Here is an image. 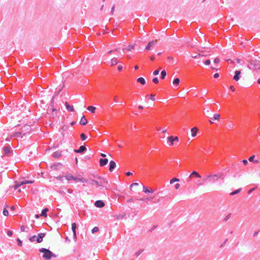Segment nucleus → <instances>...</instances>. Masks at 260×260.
I'll return each mask as SVG.
<instances>
[{
    "mask_svg": "<svg viewBox=\"0 0 260 260\" xmlns=\"http://www.w3.org/2000/svg\"><path fill=\"white\" fill-rule=\"evenodd\" d=\"M40 252L43 253L42 257L46 260H50L52 257H56V255L48 249L42 248L39 249Z\"/></svg>",
    "mask_w": 260,
    "mask_h": 260,
    "instance_id": "1",
    "label": "nucleus"
},
{
    "mask_svg": "<svg viewBox=\"0 0 260 260\" xmlns=\"http://www.w3.org/2000/svg\"><path fill=\"white\" fill-rule=\"evenodd\" d=\"M3 155L2 156H4V155L11 156L13 155V151L9 145H7L3 147Z\"/></svg>",
    "mask_w": 260,
    "mask_h": 260,
    "instance_id": "2",
    "label": "nucleus"
},
{
    "mask_svg": "<svg viewBox=\"0 0 260 260\" xmlns=\"http://www.w3.org/2000/svg\"><path fill=\"white\" fill-rule=\"evenodd\" d=\"M106 183H107V182L104 179H100V181H98L94 180H91L89 183L92 185L95 184L98 186L104 187V184Z\"/></svg>",
    "mask_w": 260,
    "mask_h": 260,
    "instance_id": "3",
    "label": "nucleus"
},
{
    "mask_svg": "<svg viewBox=\"0 0 260 260\" xmlns=\"http://www.w3.org/2000/svg\"><path fill=\"white\" fill-rule=\"evenodd\" d=\"M249 68L250 69H253V70H258L260 69V64L259 62L257 60H251L250 61V67Z\"/></svg>",
    "mask_w": 260,
    "mask_h": 260,
    "instance_id": "4",
    "label": "nucleus"
},
{
    "mask_svg": "<svg viewBox=\"0 0 260 260\" xmlns=\"http://www.w3.org/2000/svg\"><path fill=\"white\" fill-rule=\"evenodd\" d=\"M218 179V175L217 174H214L208 175L204 180L210 182H214L215 181L217 180Z\"/></svg>",
    "mask_w": 260,
    "mask_h": 260,
    "instance_id": "5",
    "label": "nucleus"
},
{
    "mask_svg": "<svg viewBox=\"0 0 260 260\" xmlns=\"http://www.w3.org/2000/svg\"><path fill=\"white\" fill-rule=\"evenodd\" d=\"M86 150V147L85 146H81L79 147V149H75L74 151L76 153H82L85 152Z\"/></svg>",
    "mask_w": 260,
    "mask_h": 260,
    "instance_id": "6",
    "label": "nucleus"
},
{
    "mask_svg": "<svg viewBox=\"0 0 260 260\" xmlns=\"http://www.w3.org/2000/svg\"><path fill=\"white\" fill-rule=\"evenodd\" d=\"M46 233H39L38 236H36V241L38 243H41L43 241V238L45 236Z\"/></svg>",
    "mask_w": 260,
    "mask_h": 260,
    "instance_id": "7",
    "label": "nucleus"
},
{
    "mask_svg": "<svg viewBox=\"0 0 260 260\" xmlns=\"http://www.w3.org/2000/svg\"><path fill=\"white\" fill-rule=\"evenodd\" d=\"M94 205L98 208H102L105 206L104 202L102 200H98L95 201Z\"/></svg>",
    "mask_w": 260,
    "mask_h": 260,
    "instance_id": "8",
    "label": "nucleus"
},
{
    "mask_svg": "<svg viewBox=\"0 0 260 260\" xmlns=\"http://www.w3.org/2000/svg\"><path fill=\"white\" fill-rule=\"evenodd\" d=\"M62 164L60 163H56L52 165L51 167L52 170H58L60 169Z\"/></svg>",
    "mask_w": 260,
    "mask_h": 260,
    "instance_id": "9",
    "label": "nucleus"
},
{
    "mask_svg": "<svg viewBox=\"0 0 260 260\" xmlns=\"http://www.w3.org/2000/svg\"><path fill=\"white\" fill-rule=\"evenodd\" d=\"M156 41H152L148 43L147 46L146 47L145 50H149L151 49V48L153 47L155 44Z\"/></svg>",
    "mask_w": 260,
    "mask_h": 260,
    "instance_id": "10",
    "label": "nucleus"
},
{
    "mask_svg": "<svg viewBox=\"0 0 260 260\" xmlns=\"http://www.w3.org/2000/svg\"><path fill=\"white\" fill-rule=\"evenodd\" d=\"M116 163L113 160H111L109 163V171L112 172L116 167Z\"/></svg>",
    "mask_w": 260,
    "mask_h": 260,
    "instance_id": "11",
    "label": "nucleus"
},
{
    "mask_svg": "<svg viewBox=\"0 0 260 260\" xmlns=\"http://www.w3.org/2000/svg\"><path fill=\"white\" fill-rule=\"evenodd\" d=\"M240 74H241L240 71L236 70L235 72V75H234V76L233 77V79L235 81H238L240 79Z\"/></svg>",
    "mask_w": 260,
    "mask_h": 260,
    "instance_id": "12",
    "label": "nucleus"
},
{
    "mask_svg": "<svg viewBox=\"0 0 260 260\" xmlns=\"http://www.w3.org/2000/svg\"><path fill=\"white\" fill-rule=\"evenodd\" d=\"M100 165L101 167L106 166L108 162V159L107 158H101L100 159Z\"/></svg>",
    "mask_w": 260,
    "mask_h": 260,
    "instance_id": "13",
    "label": "nucleus"
},
{
    "mask_svg": "<svg viewBox=\"0 0 260 260\" xmlns=\"http://www.w3.org/2000/svg\"><path fill=\"white\" fill-rule=\"evenodd\" d=\"M52 156L55 158H58L61 156V152L60 151H56L52 153Z\"/></svg>",
    "mask_w": 260,
    "mask_h": 260,
    "instance_id": "14",
    "label": "nucleus"
},
{
    "mask_svg": "<svg viewBox=\"0 0 260 260\" xmlns=\"http://www.w3.org/2000/svg\"><path fill=\"white\" fill-rule=\"evenodd\" d=\"M65 106L66 107V109L69 111L71 112L74 111V109L73 106H70L68 102L65 103Z\"/></svg>",
    "mask_w": 260,
    "mask_h": 260,
    "instance_id": "15",
    "label": "nucleus"
},
{
    "mask_svg": "<svg viewBox=\"0 0 260 260\" xmlns=\"http://www.w3.org/2000/svg\"><path fill=\"white\" fill-rule=\"evenodd\" d=\"M80 124L82 125H85L87 123V120L85 116H82L80 121Z\"/></svg>",
    "mask_w": 260,
    "mask_h": 260,
    "instance_id": "16",
    "label": "nucleus"
},
{
    "mask_svg": "<svg viewBox=\"0 0 260 260\" xmlns=\"http://www.w3.org/2000/svg\"><path fill=\"white\" fill-rule=\"evenodd\" d=\"M143 191L145 193H152L153 192V191L152 190V189L151 188H148L147 187H146L145 186H143Z\"/></svg>",
    "mask_w": 260,
    "mask_h": 260,
    "instance_id": "17",
    "label": "nucleus"
},
{
    "mask_svg": "<svg viewBox=\"0 0 260 260\" xmlns=\"http://www.w3.org/2000/svg\"><path fill=\"white\" fill-rule=\"evenodd\" d=\"M24 135L25 134L23 133L22 132H17L14 134L13 137L22 138Z\"/></svg>",
    "mask_w": 260,
    "mask_h": 260,
    "instance_id": "18",
    "label": "nucleus"
},
{
    "mask_svg": "<svg viewBox=\"0 0 260 260\" xmlns=\"http://www.w3.org/2000/svg\"><path fill=\"white\" fill-rule=\"evenodd\" d=\"M48 211H49V209L47 208H45L43 209L42 210L41 216H43V217H47V213Z\"/></svg>",
    "mask_w": 260,
    "mask_h": 260,
    "instance_id": "19",
    "label": "nucleus"
},
{
    "mask_svg": "<svg viewBox=\"0 0 260 260\" xmlns=\"http://www.w3.org/2000/svg\"><path fill=\"white\" fill-rule=\"evenodd\" d=\"M174 137L173 136H170L168 137V142L170 143V145L172 146L174 144Z\"/></svg>",
    "mask_w": 260,
    "mask_h": 260,
    "instance_id": "20",
    "label": "nucleus"
},
{
    "mask_svg": "<svg viewBox=\"0 0 260 260\" xmlns=\"http://www.w3.org/2000/svg\"><path fill=\"white\" fill-rule=\"evenodd\" d=\"M137 81L142 85H144L146 83L145 80L143 77H140L137 79Z\"/></svg>",
    "mask_w": 260,
    "mask_h": 260,
    "instance_id": "21",
    "label": "nucleus"
},
{
    "mask_svg": "<svg viewBox=\"0 0 260 260\" xmlns=\"http://www.w3.org/2000/svg\"><path fill=\"white\" fill-rule=\"evenodd\" d=\"M198 128L196 127L191 129V135L192 137H195L197 135Z\"/></svg>",
    "mask_w": 260,
    "mask_h": 260,
    "instance_id": "22",
    "label": "nucleus"
},
{
    "mask_svg": "<svg viewBox=\"0 0 260 260\" xmlns=\"http://www.w3.org/2000/svg\"><path fill=\"white\" fill-rule=\"evenodd\" d=\"M194 176L197 178H201V175L198 173L196 171H193L191 174H190V175L189 176V178H190L191 176Z\"/></svg>",
    "mask_w": 260,
    "mask_h": 260,
    "instance_id": "23",
    "label": "nucleus"
},
{
    "mask_svg": "<svg viewBox=\"0 0 260 260\" xmlns=\"http://www.w3.org/2000/svg\"><path fill=\"white\" fill-rule=\"evenodd\" d=\"M118 63V60L117 58H113L111 60V66L116 65Z\"/></svg>",
    "mask_w": 260,
    "mask_h": 260,
    "instance_id": "24",
    "label": "nucleus"
},
{
    "mask_svg": "<svg viewBox=\"0 0 260 260\" xmlns=\"http://www.w3.org/2000/svg\"><path fill=\"white\" fill-rule=\"evenodd\" d=\"M64 177L66 178V179L67 180H68V181H71V180H73V179H74V176H73L72 174H67V175H66L64 176Z\"/></svg>",
    "mask_w": 260,
    "mask_h": 260,
    "instance_id": "25",
    "label": "nucleus"
},
{
    "mask_svg": "<svg viewBox=\"0 0 260 260\" xmlns=\"http://www.w3.org/2000/svg\"><path fill=\"white\" fill-rule=\"evenodd\" d=\"M73 180L75 181H80L83 183L86 181V180L84 178H79L76 177H74V179H73Z\"/></svg>",
    "mask_w": 260,
    "mask_h": 260,
    "instance_id": "26",
    "label": "nucleus"
},
{
    "mask_svg": "<svg viewBox=\"0 0 260 260\" xmlns=\"http://www.w3.org/2000/svg\"><path fill=\"white\" fill-rule=\"evenodd\" d=\"M96 108L94 106H90L87 108V110L90 111L91 113H94L95 112V110Z\"/></svg>",
    "mask_w": 260,
    "mask_h": 260,
    "instance_id": "27",
    "label": "nucleus"
},
{
    "mask_svg": "<svg viewBox=\"0 0 260 260\" xmlns=\"http://www.w3.org/2000/svg\"><path fill=\"white\" fill-rule=\"evenodd\" d=\"M180 83V79L178 78H175L173 81V84L176 86L179 85Z\"/></svg>",
    "mask_w": 260,
    "mask_h": 260,
    "instance_id": "28",
    "label": "nucleus"
},
{
    "mask_svg": "<svg viewBox=\"0 0 260 260\" xmlns=\"http://www.w3.org/2000/svg\"><path fill=\"white\" fill-rule=\"evenodd\" d=\"M254 157H255V155H252L251 156L248 160L250 161H253L255 163H258V160L256 159V160H254Z\"/></svg>",
    "mask_w": 260,
    "mask_h": 260,
    "instance_id": "29",
    "label": "nucleus"
},
{
    "mask_svg": "<svg viewBox=\"0 0 260 260\" xmlns=\"http://www.w3.org/2000/svg\"><path fill=\"white\" fill-rule=\"evenodd\" d=\"M167 73L165 70H163L161 72L160 79H164L166 76Z\"/></svg>",
    "mask_w": 260,
    "mask_h": 260,
    "instance_id": "30",
    "label": "nucleus"
},
{
    "mask_svg": "<svg viewBox=\"0 0 260 260\" xmlns=\"http://www.w3.org/2000/svg\"><path fill=\"white\" fill-rule=\"evenodd\" d=\"M220 118V115L219 114H215L213 115V117H212L211 119L212 120H218Z\"/></svg>",
    "mask_w": 260,
    "mask_h": 260,
    "instance_id": "31",
    "label": "nucleus"
},
{
    "mask_svg": "<svg viewBox=\"0 0 260 260\" xmlns=\"http://www.w3.org/2000/svg\"><path fill=\"white\" fill-rule=\"evenodd\" d=\"M241 188L238 189H236V190H234V191H232V192L230 193V194H231V196L235 195V194H236L238 193L241 191Z\"/></svg>",
    "mask_w": 260,
    "mask_h": 260,
    "instance_id": "32",
    "label": "nucleus"
},
{
    "mask_svg": "<svg viewBox=\"0 0 260 260\" xmlns=\"http://www.w3.org/2000/svg\"><path fill=\"white\" fill-rule=\"evenodd\" d=\"M77 228V224L75 222H73L72 223V230L73 231H76V229Z\"/></svg>",
    "mask_w": 260,
    "mask_h": 260,
    "instance_id": "33",
    "label": "nucleus"
},
{
    "mask_svg": "<svg viewBox=\"0 0 260 260\" xmlns=\"http://www.w3.org/2000/svg\"><path fill=\"white\" fill-rule=\"evenodd\" d=\"M36 239H37L36 236L34 235L33 236L30 237L29 238V240L31 242H35V241H36Z\"/></svg>",
    "mask_w": 260,
    "mask_h": 260,
    "instance_id": "34",
    "label": "nucleus"
},
{
    "mask_svg": "<svg viewBox=\"0 0 260 260\" xmlns=\"http://www.w3.org/2000/svg\"><path fill=\"white\" fill-rule=\"evenodd\" d=\"M80 137H81V139H82V141H84L86 140V139L87 138V137L85 135V134L84 133H82L81 135H80Z\"/></svg>",
    "mask_w": 260,
    "mask_h": 260,
    "instance_id": "35",
    "label": "nucleus"
},
{
    "mask_svg": "<svg viewBox=\"0 0 260 260\" xmlns=\"http://www.w3.org/2000/svg\"><path fill=\"white\" fill-rule=\"evenodd\" d=\"M99 230V229L98 227L97 226H95L94 227L92 230H91V232L92 234L95 233V232H97Z\"/></svg>",
    "mask_w": 260,
    "mask_h": 260,
    "instance_id": "36",
    "label": "nucleus"
},
{
    "mask_svg": "<svg viewBox=\"0 0 260 260\" xmlns=\"http://www.w3.org/2000/svg\"><path fill=\"white\" fill-rule=\"evenodd\" d=\"M24 182H25V184H32L35 181L34 180H24Z\"/></svg>",
    "mask_w": 260,
    "mask_h": 260,
    "instance_id": "37",
    "label": "nucleus"
},
{
    "mask_svg": "<svg viewBox=\"0 0 260 260\" xmlns=\"http://www.w3.org/2000/svg\"><path fill=\"white\" fill-rule=\"evenodd\" d=\"M3 214L4 215L7 216L9 215V211L6 208H4L3 210Z\"/></svg>",
    "mask_w": 260,
    "mask_h": 260,
    "instance_id": "38",
    "label": "nucleus"
},
{
    "mask_svg": "<svg viewBox=\"0 0 260 260\" xmlns=\"http://www.w3.org/2000/svg\"><path fill=\"white\" fill-rule=\"evenodd\" d=\"M179 180L176 178H173L170 180V184H173L174 182L176 181H179Z\"/></svg>",
    "mask_w": 260,
    "mask_h": 260,
    "instance_id": "39",
    "label": "nucleus"
},
{
    "mask_svg": "<svg viewBox=\"0 0 260 260\" xmlns=\"http://www.w3.org/2000/svg\"><path fill=\"white\" fill-rule=\"evenodd\" d=\"M17 181V183L18 184V185H19V186H22V185H24V184H25V182H24V181H23V180H22V181H20V180H19V181Z\"/></svg>",
    "mask_w": 260,
    "mask_h": 260,
    "instance_id": "40",
    "label": "nucleus"
},
{
    "mask_svg": "<svg viewBox=\"0 0 260 260\" xmlns=\"http://www.w3.org/2000/svg\"><path fill=\"white\" fill-rule=\"evenodd\" d=\"M231 215V214H228V215H227L224 217V218L223 219V221H225H225H227L229 219V218H230Z\"/></svg>",
    "mask_w": 260,
    "mask_h": 260,
    "instance_id": "41",
    "label": "nucleus"
},
{
    "mask_svg": "<svg viewBox=\"0 0 260 260\" xmlns=\"http://www.w3.org/2000/svg\"><path fill=\"white\" fill-rule=\"evenodd\" d=\"M15 184L13 186V187L14 188V189L15 190H16L20 186L19 185H18V184L17 183V181H15Z\"/></svg>",
    "mask_w": 260,
    "mask_h": 260,
    "instance_id": "42",
    "label": "nucleus"
},
{
    "mask_svg": "<svg viewBox=\"0 0 260 260\" xmlns=\"http://www.w3.org/2000/svg\"><path fill=\"white\" fill-rule=\"evenodd\" d=\"M17 242L18 246H21L22 245V242L20 240V239L17 238Z\"/></svg>",
    "mask_w": 260,
    "mask_h": 260,
    "instance_id": "43",
    "label": "nucleus"
},
{
    "mask_svg": "<svg viewBox=\"0 0 260 260\" xmlns=\"http://www.w3.org/2000/svg\"><path fill=\"white\" fill-rule=\"evenodd\" d=\"M153 82H154L155 84H157L159 82V80L158 79V78L155 77L152 79Z\"/></svg>",
    "mask_w": 260,
    "mask_h": 260,
    "instance_id": "44",
    "label": "nucleus"
},
{
    "mask_svg": "<svg viewBox=\"0 0 260 260\" xmlns=\"http://www.w3.org/2000/svg\"><path fill=\"white\" fill-rule=\"evenodd\" d=\"M13 232L12 231H11V230H8L7 231V235L9 237H11L12 236V235H13Z\"/></svg>",
    "mask_w": 260,
    "mask_h": 260,
    "instance_id": "45",
    "label": "nucleus"
},
{
    "mask_svg": "<svg viewBox=\"0 0 260 260\" xmlns=\"http://www.w3.org/2000/svg\"><path fill=\"white\" fill-rule=\"evenodd\" d=\"M143 249H141V250H139L138 252H137L135 253V255H136V256H138L143 252Z\"/></svg>",
    "mask_w": 260,
    "mask_h": 260,
    "instance_id": "46",
    "label": "nucleus"
},
{
    "mask_svg": "<svg viewBox=\"0 0 260 260\" xmlns=\"http://www.w3.org/2000/svg\"><path fill=\"white\" fill-rule=\"evenodd\" d=\"M149 96H150V100H151L152 101H155V95H154V94H150L149 95Z\"/></svg>",
    "mask_w": 260,
    "mask_h": 260,
    "instance_id": "47",
    "label": "nucleus"
},
{
    "mask_svg": "<svg viewBox=\"0 0 260 260\" xmlns=\"http://www.w3.org/2000/svg\"><path fill=\"white\" fill-rule=\"evenodd\" d=\"M218 175V178H221L222 179H224V174L223 173H220V174H219Z\"/></svg>",
    "mask_w": 260,
    "mask_h": 260,
    "instance_id": "48",
    "label": "nucleus"
},
{
    "mask_svg": "<svg viewBox=\"0 0 260 260\" xmlns=\"http://www.w3.org/2000/svg\"><path fill=\"white\" fill-rule=\"evenodd\" d=\"M134 46H133V45H129V46H128V47H127V50L128 51H131L132 49H134Z\"/></svg>",
    "mask_w": 260,
    "mask_h": 260,
    "instance_id": "49",
    "label": "nucleus"
},
{
    "mask_svg": "<svg viewBox=\"0 0 260 260\" xmlns=\"http://www.w3.org/2000/svg\"><path fill=\"white\" fill-rule=\"evenodd\" d=\"M159 70H156L153 72V75L155 76L159 74Z\"/></svg>",
    "mask_w": 260,
    "mask_h": 260,
    "instance_id": "50",
    "label": "nucleus"
},
{
    "mask_svg": "<svg viewBox=\"0 0 260 260\" xmlns=\"http://www.w3.org/2000/svg\"><path fill=\"white\" fill-rule=\"evenodd\" d=\"M204 63L206 65H209L210 64V59H207L205 61Z\"/></svg>",
    "mask_w": 260,
    "mask_h": 260,
    "instance_id": "51",
    "label": "nucleus"
},
{
    "mask_svg": "<svg viewBox=\"0 0 260 260\" xmlns=\"http://www.w3.org/2000/svg\"><path fill=\"white\" fill-rule=\"evenodd\" d=\"M114 10H115V5H114L113 6V7H112V8H111V14L112 15H113V14L114 12Z\"/></svg>",
    "mask_w": 260,
    "mask_h": 260,
    "instance_id": "52",
    "label": "nucleus"
},
{
    "mask_svg": "<svg viewBox=\"0 0 260 260\" xmlns=\"http://www.w3.org/2000/svg\"><path fill=\"white\" fill-rule=\"evenodd\" d=\"M25 226L24 225H21L20 227V230L21 232H24L25 231Z\"/></svg>",
    "mask_w": 260,
    "mask_h": 260,
    "instance_id": "53",
    "label": "nucleus"
},
{
    "mask_svg": "<svg viewBox=\"0 0 260 260\" xmlns=\"http://www.w3.org/2000/svg\"><path fill=\"white\" fill-rule=\"evenodd\" d=\"M67 191L68 193L71 194L73 192V190L71 189H68Z\"/></svg>",
    "mask_w": 260,
    "mask_h": 260,
    "instance_id": "54",
    "label": "nucleus"
},
{
    "mask_svg": "<svg viewBox=\"0 0 260 260\" xmlns=\"http://www.w3.org/2000/svg\"><path fill=\"white\" fill-rule=\"evenodd\" d=\"M219 62V59L218 58H215L214 60V62L215 63H217Z\"/></svg>",
    "mask_w": 260,
    "mask_h": 260,
    "instance_id": "55",
    "label": "nucleus"
},
{
    "mask_svg": "<svg viewBox=\"0 0 260 260\" xmlns=\"http://www.w3.org/2000/svg\"><path fill=\"white\" fill-rule=\"evenodd\" d=\"M122 69H123V67L121 65H119L118 66V70L119 71H121L122 70Z\"/></svg>",
    "mask_w": 260,
    "mask_h": 260,
    "instance_id": "56",
    "label": "nucleus"
},
{
    "mask_svg": "<svg viewBox=\"0 0 260 260\" xmlns=\"http://www.w3.org/2000/svg\"><path fill=\"white\" fill-rule=\"evenodd\" d=\"M64 176H59L58 177H57V179L60 181H62V178L63 177H64Z\"/></svg>",
    "mask_w": 260,
    "mask_h": 260,
    "instance_id": "57",
    "label": "nucleus"
},
{
    "mask_svg": "<svg viewBox=\"0 0 260 260\" xmlns=\"http://www.w3.org/2000/svg\"><path fill=\"white\" fill-rule=\"evenodd\" d=\"M219 77V74L218 73H215L214 75V77L215 78H217Z\"/></svg>",
    "mask_w": 260,
    "mask_h": 260,
    "instance_id": "58",
    "label": "nucleus"
},
{
    "mask_svg": "<svg viewBox=\"0 0 260 260\" xmlns=\"http://www.w3.org/2000/svg\"><path fill=\"white\" fill-rule=\"evenodd\" d=\"M242 162L244 164V165H246L248 164V161L246 159H243L242 160Z\"/></svg>",
    "mask_w": 260,
    "mask_h": 260,
    "instance_id": "59",
    "label": "nucleus"
},
{
    "mask_svg": "<svg viewBox=\"0 0 260 260\" xmlns=\"http://www.w3.org/2000/svg\"><path fill=\"white\" fill-rule=\"evenodd\" d=\"M174 142L175 141L178 142L179 141V138L178 137H177V136L174 137Z\"/></svg>",
    "mask_w": 260,
    "mask_h": 260,
    "instance_id": "60",
    "label": "nucleus"
},
{
    "mask_svg": "<svg viewBox=\"0 0 260 260\" xmlns=\"http://www.w3.org/2000/svg\"><path fill=\"white\" fill-rule=\"evenodd\" d=\"M139 184L138 183H133L131 185V187L134 186H138Z\"/></svg>",
    "mask_w": 260,
    "mask_h": 260,
    "instance_id": "61",
    "label": "nucleus"
},
{
    "mask_svg": "<svg viewBox=\"0 0 260 260\" xmlns=\"http://www.w3.org/2000/svg\"><path fill=\"white\" fill-rule=\"evenodd\" d=\"M179 187H180V184L178 183L176 184L175 185V188L176 189H178Z\"/></svg>",
    "mask_w": 260,
    "mask_h": 260,
    "instance_id": "62",
    "label": "nucleus"
},
{
    "mask_svg": "<svg viewBox=\"0 0 260 260\" xmlns=\"http://www.w3.org/2000/svg\"><path fill=\"white\" fill-rule=\"evenodd\" d=\"M230 89H231L233 91H235V87H234V86H233V85L230 86Z\"/></svg>",
    "mask_w": 260,
    "mask_h": 260,
    "instance_id": "63",
    "label": "nucleus"
},
{
    "mask_svg": "<svg viewBox=\"0 0 260 260\" xmlns=\"http://www.w3.org/2000/svg\"><path fill=\"white\" fill-rule=\"evenodd\" d=\"M132 175V173H131V172H127L126 173V175L127 176H129L131 175Z\"/></svg>",
    "mask_w": 260,
    "mask_h": 260,
    "instance_id": "64",
    "label": "nucleus"
}]
</instances>
